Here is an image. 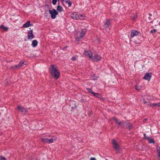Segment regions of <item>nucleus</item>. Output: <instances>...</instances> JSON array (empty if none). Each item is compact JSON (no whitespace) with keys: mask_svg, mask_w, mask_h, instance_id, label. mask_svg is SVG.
<instances>
[{"mask_svg":"<svg viewBox=\"0 0 160 160\" xmlns=\"http://www.w3.org/2000/svg\"><path fill=\"white\" fill-rule=\"evenodd\" d=\"M98 95H96L95 97L98 98H101L102 97L101 95L99 93H98Z\"/></svg>","mask_w":160,"mask_h":160,"instance_id":"7c9ffc66","label":"nucleus"},{"mask_svg":"<svg viewBox=\"0 0 160 160\" xmlns=\"http://www.w3.org/2000/svg\"><path fill=\"white\" fill-rule=\"evenodd\" d=\"M140 35V33L137 31L133 30H132L130 34L131 37L133 38L135 36H138Z\"/></svg>","mask_w":160,"mask_h":160,"instance_id":"1a4fd4ad","label":"nucleus"},{"mask_svg":"<svg viewBox=\"0 0 160 160\" xmlns=\"http://www.w3.org/2000/svg\"><path fill=\"white\" fill-rule=\"evenodd\" d=\"M144 137L145 139H150V138L147 137L146 134H144Z\"/></svg>","mask_w":160,"mask_h":160,"instance_id":"c85d7f7f","label":"nucleus"},{"mask_svg":"<svg viewBox=\"0 0 160 160\" xmlns=\"http://www.w3.org/2000/svg\"><path fill=\"white\" fill-rule=\"evenodd\" d=\"M16 110H18V111L22 113H26L28 112L27 108L20 105L17 106Z\"/></svg>","mask_w":160,"mask_h":160,"instance_id":"20e7f679","label":"nucleus"},{"mask_svg":"<svg viewBox=\"0 0 160 160\" xmlns=\"http://www.w3.org/2000/svg\"><path fill=\"white\" fill-rule=\"evenodd\" d=\"M108 160V159H106V160Z\"/></svg>","mask_w":160,"mask_h":160,"instance_id":"5fc2aeb1","label":"nucleus"},{"mask_svg":"<svg viewBox=\"0 0 160 160\" xmlns=\"http://www.w3.org/2000/svg\"><path fill=\"white\" fill-rule=\"evenodd\" d=\"M148 19H149L150 20H151L152 19V18L150 17H149Z\"/></svg>","mask_w":160,"mask_h":160,"instance_id":"8fccbe9b","label":"nucleus"},{"mask_svg":"<svg viewBox=\"0 0 160 160\" xmlns=\"http://www.w3.org/2000/svg\"><path fill=\"white\" fill-rule=\"evenodd\" d=\"M110 20L109 19L107 20L106 22L104 24V28L105 29L108 28H109V26L110 25Z\"/></svg>","mask_w":160,"mask_h":160,"instance_id":"ddd939ff","label":"nucleus"},{"mask_svg":"<svg viewBox=\"0 0 160 160\" xmlns=\"http://www.w3.org/2000/svg\"><path fill=\"white\" fill-rule=\"evenodd\" d=\"M10 69L12 70H15L16 69L14 66H12L10 68Z\"/></svg>","mask_w":160,"mask_h":160,"instance_id":"c9c22d12","label":"nucleus"},{"mask_svg":"<svg viewBox=\"0 0 160 160\" xmlns=\"http://www.w3.org/2000/svg\"><path fill=\"white\" fill-rule=\"evenodd\" d=\"M29 29H31V28H29Z\"/></svg>","mask_w":160,"mask_h":160,"instance_id":"864d4df0","label":"nucleus"},{"mask_svg":"<svg viewBox=\"0 0 160 160\" xmlns=\"http://www.w3.org/2000/svg\"><path fill=\"white\" fill-rule=\"evenodd\" d=\"M137 15H134V18H137Z\"/></svg>","mask_w":160,"mask_h":160,"instance_id":"49530a36","label":"nucleus"},{"mask_svg":"<svg viewBox=\"0 0 160 160\" xmlns=\"http://www.w3.org/2000/svg\"><path fill=\"white\" fill-rule=\"evenodd\" d=\"M101 58L100 56L98 54H96L92 56L91 60L93 62H97L100 60Z\"/></svg>","mask_w":160,"mask_h":160,"instance_id":"39448f33","label":"nucleus"},{"mask_svg":"<svg viewBox=\"0 0 160 160\" xmlns=\"http://www.w3.org/2000/svg\"><path fill=\"white\" fill-rule=\"evenodd\" d=\"M68 47L67 46H65L63 48H62V50H64L65 49H66Z\"/></svg>","mask_w":160,"mask_h":160,"instance_id":"37998d69","label":"nucleus"},{"mask_svg":"<svg viewBox=\"0 0 160 160\" xmlns=\"http://www.w3.org/2000/svg\"><path fill=\"white\" fill-rule=\"evenodd\" d=\"M71 17L73 19L78 20V19H82V18H80L79 15L76 12L72 13L71 14Z\"/></svg>","mask_w":160,"mask_h":160,"instance_id":"423d86ee","label":"nucleus"},{"mask_svg":"<svg viewBox=\"0 0 160 160\" xmlns=\"http://www.w3.org/2000/svg\"><path fill=\"white\" fill-rule=\"evenodd\" d=\"M148 15L150 17L152 16V14L150 13H148Z\"/></svg>","mask_w":160,"mask_h":160,"instance_id":"09e8293b","label":"nucleus"},{"mask_svg":"<svg viewBox=\"0 0 160 160\" xmlns=\"http://www.w3.org/2000/svg\"><path fill=\"white\" fill-rule=\"evenodd\" d=\"M148 119L147 118H145L143 120V122H145L146 121H147Z\"/></svg>","mask_w":160,"mask_h":160,"instance_id":"de8ad7c7","label":"nucleus"},{"mask_svg":"<svg viewBox=\"0 0 160 160\" xmlns=\"http://www.w3.org/2000/svg\"><path fill=\"white\" fill-rule=\"evenodd\" d=\"M112 118L115 122L116 123L118 124V125L119 126H123L124 124V123H122L121 122H118L117 118L114 117H113Z\"/></svg>","mask_w":160,"mask_h":160,"instance_id":"4468645a","label":"nucleus"},{"mask_svg":"<svg viewBox=\"0 0 160 160\" xmlns=\"http://www.w3.org/2000/svg\"><path fill=\"white\" fill-rule=\"evenodd\" d=\"M34 37V35L33 33L32 29L31 30L29 31L28 32V39H32Z\"/></svg>","mask_w":160,"mask_h":160,"instance_id":"6e6552de","label":"nucleus"},{"mask_svg":"<svg viewBox=\"0 0 160 160\" xmlns=\"http://www.w3.org/2000/svg\"><path fill=\"white\" fill-rule=\"evenodd\" d=\"M73 61H75L76 59V58L75 57H73L71 59Z\"/></svg>","mask_w":160,"mask_h":160,"instance_id":"e433bc0d","label":"nucleus"},{"mask_svg":"<svg viewBox=\"0 0 160 160\" xmlns=\"http://www.w3.org/2000/svg\"><path fill=\"white\" fill-rule=\"evenodd\" d=\"M93 114L92 112V111H90L89 112V115H92Z\"/></svg>","mask_w":160,"mask_h":160,"instance_id":"a19ab883","label":"nucleus"},{"mask_svg":"<svg viewBox=\"0 0 160 160\" xmlns=\"http://www.w3.org/2000/svg\"><path fill=\"white\" fill-rule=\"evenodd\" d=\"M124 124L125 123L126 125V128H127V129L129 130H131L133 127V125L131 123H130L129 122H124Z\"/></svg>","mask_w":160,"mask_h":160,"instance_id":"f8f14e48","label":"nucleus"},{"mask_svg":"<svg viewBox=\"0 0 160 160\" xmlns=\"http://www.w3.org/2000/svg\"><path fill=\"white\" fill-rule=\"evenodd\" d=\"M156 148L157 152L160 151V147L158 145L157 146Z\"/></svg>","mask_w":160,"mask_h":160,"instance_id":"f704fd0d","label":"nucleus"},{"mask_svg":"<svg viewBox=\"0 0 160 160\" xmlns=\"http://www.w3.org/2000/svg\"><path fill=\"white\" fill-rule=\"evenodd\" d=\"M30 21H28L26 23H25L23 25L22 27L23 28H28L30 26H32V24L30 23Z\"/></svg>","mask_w":160,"mask_h":160,"instance_id":"2eb2a0df","label":"nucleus"},{"mask_svg":"<svg viewBox=\"0 0 160 160\" xmlns=\"http://www.w3.org/2000/svg\"><path fill=\"white\" fill-rule=\"evenodd\" d=\"M149 106L152 107V108L154 107H160V102L158 103H152L150 102H149Z\"/></svg>","mask_w":160,"mask_h":160,"instance_id":"9b49d317","label":"nucleus"},{"mask_svg":"<svg viewBox=\"0 0 160 160\" xmlns=\"http://www.w3.org/2000/svg\"><path fill=\"white\" fill-rule=\"evenodd\" d=\"M49 71L56 79L57 80L59 78L60 73L57 67H55L53 64L51 65L50 66Z\"/></svg>","mask_w":160,"mask_h":160,"instance_id":"f257e3e1","label":"nucleus"},{"mask_svg":"<svg viewBox=\"0 0 160 160\" xmlns=\"http://www.w3.org/2000/svg\"><path fill=\"white\" fill-rule=\"evenodd\" d=\"M86 101V100L84 98H82L81 100V102L82 103L85 102Z\"/></svg>","mask_w":160,"mask_h":160,"instance_id":"473e14b6","label":"nucleus"},{"mask_svg":"<svg viewBox=\"0 0 160 160\" xmlns=\"http://www.w3.org/2000/svg\"><path fill=\"white\" fill-rule=\"evenodd\" d=\"M152 73L151 72L147 73L145 74V76L143 77V78L145 80L149 81L150 80L152 77Z\"/></svg>","mask_w":160,"mask_h":160,"instance_id":"0eeeda50","label":"nucleus"},{"mask_svg":"<svg viewBox=\"0 0 160 160\" xmlns=\"http://www.w3.org/2000/svg\"><path fill=\"white\" fill-rule=\"evenodd\" d=\"M84 54L87 55L90 59H91L92 56V53L90 51H84Z\"/></svg>","mask_w":160,"mask_h":160,"instance_id":"9d476101","label":"nucleus"},{"mask_svg":"<svg viewBox=\"0 0 160 160\" xmlns=\"http://www.w3.org/2000/svg\"><path fill=\"white\" fill-rule=\"evenodd\" d=\"M58 1H59V0H58Z\"/></svg>","mask_w":160,"mask_h":160,"instance_id":"6e6d98bb","label":"nucleus"},{"mask_svg":"<svg viewBox=\"0 0 160 160\" xmlns=\"http://www.w3.org/2000/svg\"><path fill=\"white\" fill-rule=\"evenodd\" d=\"M149 140V143H152L154 144L155 143V141H154V139L152 138L150 139H148Z\"/></svg>","mask_w":160,"mask_h":160,"instance_id":"393cba45","label":"nucleus"},{"mask_svg":"<svg viewBox=\"0 0 160 160\" xmlns=\"http://www.w3.org/2000/svg\"><path fill=\"white\" fill-rule=\"evenodd\" d=\"M14 66H15V67L16 68V69L17 68H19L20 67L19 64H18V65H16Z\"/></svg>","mask_w":160,"mask_h":160,"instance_id":"4c0bfd02","label":"nucleus"},{"mask_svg":"<svg viewBox=\"0 0 160 160\" xmlns=\"http://www.w3.org/2000/svg\"><path fill=\"white\" fill-rule=\"evenodd\" d=\"M86 89L88 91L89 93L92 94L94 97H95V96H96V95H98V93H95L93 92L91 89L88 88H87Z\"/></svg>","mask_w":160,"mask_h":160,"instance_id":"dca6fc26","label":"nucleus"},{"mask_svg":"<svg viewBox=\"0 0 160 160\" xmlns=\"http://www.w3.org/2000/svg\"><path fill=\"white\" fill-rule=\"evenodd\" d=\"M0 160H6V158L2 156H0Z\"/></svg>","mask_w":160,"mask_h":160,"instance_id":"c756f323","label":"nucleus"},{"mask_svg":"<svg viewBox=\"0 0 160 160\" xmlns=\"http://www.w3.org/2000/svg\"><path fill=\"white\" fill-rule=\"evenodd\" d=\"M24 63V62L22 61H21L19 63V65L20 67L22 66Z\"/></svg>","mask_w":160,"mask_h":160,"instance_id":"bb28decb","label":"nucleus"},{"mask_svg":"<svg viewBox=\"0 0 160 160\" xmlns=\"http://www.w3.org/2000/svg\"><path fill=\"white\" fill-rule=\"evenodd\" d=\"M0 28H2L4 29V30L5 31H7L8 30V28L4 26L3 25H2L0 26Z\"/></svg>","mask_w":160,"mask_h":160,"instance_id":"4be33fe9","label":"nucleus"},{"mask_svg":"<svg viewBox=\"0 0 160 160\" xmlns=\"http://www.w3.org/2000/svg\"><path fill=\"white\" fill-rule=\"evenodd\" d=\"M70 106H71V108L72 110H74L76 109L77 108V106L76 104H72V105L70 104Z\"/></svg>","mask_w":160,"mask_h":160,"instance_id":"aec40b11","label":"nucleus"},{"mask_svg":"<svg viewBox=\"0 0 160 160\" xmlns=\"http://www.w3.org/2000/svg\"><path fill=\"white\" fill-rule=\"evenodd\" d=\"M57 0H52V3L53 5H55L57 2Z\"/></svg>","mask_w":160,"mask_h":160,"instance_id":"2f4dec72","label":"nucleus"},{"mask_svg":"<svg viewBox=\"0 0 160 160\" xmlns=\"http://www.w3.org/2000/svg\"><path fill=\"white\" fill-rule=\"evenodd\" d=\"M112 144L113 148L116 150L118 152H120V149L118 145V144L116 141L114 139H112Z\"/></svg>","mask_w":160,"mask_h":160,"instance_id":"f03ea898","label":"nucleus"},{"mask_svg":"<svg viewBox=\"0 0 160 160\" xmlns=\"http://www.w3.org/2000/svg\"><path fill=\"white\" fill-rule=\"evenodd\" d=\"M57 10L58 12H61L63 11V8L62 6L58 5L57 7Z\"/></svg>","mask_w":160,"mask_h":160,"instance_id":"6ab92c4d","label":"nucleus"},{"mask_svg":"<svg viewBox=\"0 0 160 160\" xmlns=\"http://www.w3.org/2000/svg\"><path fill=\"white\" fill-rule=\"evenodd\" d=\"M141 88V87L140 86H138L137 85H136L135 87V88L137 90H140Z\"/></svg>","mask_w":160,"mask_h":160,"instance_id":"cd10ccee","label":"nucleus"},{"mask_svg":"<svg viewBox=\"0 0 160 160\" xmlns=\"http://www.w3.org/2000/svg\"><path fill=\"white\" fill-rule=\"evenodd\" d=\"M31 160H37V159L36 157L32 158Z\"/></svg>","mask_w":160,"mask_h":160,"instance_id":"ea45409f","label":"nucleus"},{"mask_svg":"<svg viewBox=\"0 0 160 160\" xmlns=\"http://www.w3.org/2000/svg\"><path fill=\"white\" fill-rule=\"evenodd\" d=\"M87 31V30L86 28H84L83 29H82V31L81 32L82 33H83V34H84V35H85L86 34V32Z\"/></svg>","mask_w":160,"mask_h":160,"instance_id":"b1692460","label":"nucleus"},{"mask_svg":"<svg viewBox=\"0 0 160 160\" xmlns=\"http://www.w3.org/2000/svg\"><path fill=\"white\" fill-rule=\"evenodd\" d=\"M158 152V155L159 157H160V151Z\"/></svg>","mask_w":160,"mask_h":160,"instance_id":"a18cd8bd","label":"nucleus"},{"mask_svg":"<svg viewBox=\"0 0 160 160\" xmlns=\"http://www.w3.org/2000/svg\"><path fill=\"white\" fill-rule=\"evenodd\" d=\"M48 139L46 138H42V141L44 142L48 143Z\"/></svg>","mask_w":160,"mask_h":160,"instance_id":"5701e85b","label":"nucleus"},{"mask_svg":"<svg viewBox=\"0 0 160 160\" xmlns=\"http://www.w3.org/2000/svg\"><path fill=\"white\" fill-rule=\"evenodd\" d=\"M49 12L51 15V18L53 19H55L56 18V15L58 14V12L54 9L52 10H49Z\"/></svg>","mask_w":160,"mask_h":160,"instance_id":"7ed1b4c3","label":"nucleus"},{"mask_svg":"<svg viewBox=\"0 0 160 160\" xmlns=\"http://www.w3.org/2000/svg\"><path fill=\"white\" fill-rule=\"evenodd\" d=\"M143 102H144V103H148L147 104V105L149 106V104L148 103V102H146L144 101V100H143Z\"/></svg>","mask_w":160,"mask_h":160,"instance_id":"58836bf2","label":"nucleus"},{"mask_svg":"<svg viewBox=\"0 0 160 160\" xmlns=\"http://www.w3.org/2000/svg\"><path fill=\"white\" fill-rule=\"evenodd\" d=\"M85 35L84 34H83L81 32L79 36L76 38V40L78 42H79L80 41V39L84 36Z\"/></svg>","mask_w":160,"mask_h":160,"instance_id":"f3484780","label":"nucleus"},{"mask_svg":"<svg viewBox=\"0 0 160 160\" xmlns=\"http://www.w3.org/2000/svg\"><path fill=\"white\" fill-rule=\"evenodd\" d=\"M157 31L155 29H154L150 31V32L151 33H154L156 32Z\"/></svg>","mask_w":160,"mask_h":160,"instance_id":"72a5a7b5","label":"nucleus"},{"mask_svg":"<svg viewBox=\"0 0 160 160\" xmlns=\"http://www.w3.org/2000/svg\"><path fill=\"white\" fill-rule=\"evenodd\" d=\"M80 18H82V19H84L83 18H81L82 17H84V16H83V15H80Z\"/></svg>","mask_w":160,"mask_h":160,"instance_id":"c03bdc74","label":"nucleus"},{"mask_svg":"<svg viewBox=\"0 0 160 160\" xmlns=\"http://www.w3.org/2000/svg\"><path fill=\"white\" fill-rule=\"evenodd\" d=\"M38 42L37 40H35L32 41V45L33 47H36L38 45Z\"/></svg>","mask_w":160,"mask_h":160,"instance_id":"a211bd4d","label":"nucleus"},{"mask_svg":"<svg viewBox=\"0 0 160 160\" xmlns=\"http://www.w3.org/2000/svg\"><path fill=\"white\" fill-rule=\"evenodd\" d=\"M65 2L68 4V7L71 6L72 3L70 0H66L65 1Z\"/></svg>","mask_w":160,"mask_h":160,"instance_id":"412c9836","label":"nucleus"},{"mask_svg":"<svg viewBox=\"0 0 160 160\" xmlns=\"http://www.w3.org/2000/svg\"><path fill=\"white\" fill-rule=\"evenodd\" d=\"M48 14V13H47L46 12H45V16H46Z\"/></svg>","mask_w":160,"mask_h":160,"instance_id":"3c124183","label":"nucleus"},{"mask_svg":"<svg viewBox=\"0 0 160 160\" xmlns=\"http://www.w3.org/2000/svg\"><path fill=\"white\" fill-rule=\"evenodd\" d=\"M53 142V139L51 138L50 139H48V143H52Z\"/></svg>","mask_w":160,"mask_h":160,"instance_id":"a878e982","label":"nucleus"},{"mask_svg":"<svg viewBox=\"0 0 160 160\" xmlns=\"http://www.w3.org/2000/svg\"><path fill=\"white\" fill-rule=\"evenodd\" d=\"M90 160H96L95 158L92 157L90 158Z\"/></svg>","mask_w":160,"mask_h":160,"instance_id":"79ce46f5","label":"nucleus"},{"mask_svg":"<svg viewBox=\"0 0 160 160\" xmlns=\"http://www.w3.org/2000/svg\"><path fill=\"white\" fill-rule=\"evenodd\" d=\"M158 24L160 25V22H158Z\"/></svg>","mask_w":160,"mask_h":160,"instance_id":"603ef678","label":"nucleus"}]
</instances>
